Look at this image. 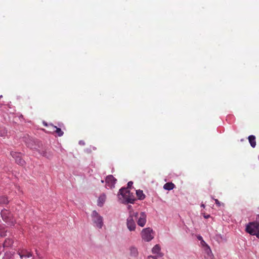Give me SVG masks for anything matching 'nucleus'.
Instances as JSON below:
<instances>
[{"label":"nucleus","mask_w":259,"mask_h":259,"mask_svg":"<svg viewBox=\"0 0 259 259\" xmlns=\"http://www.w3.org/2000/svg\"><path fill=\"white\" fill-rule=\"evenodd\" d=\"M122 198V199H121V198H119V199L121 200V201H124L126 199L127 197H128V194H126V195H121Z\"/></svg>","instance_id":"29"},{"label":"nucleus","mask_w":259,"mask_h":259,"mask_svg":"<svg viewBox=\"0 0 259 259\" xmlns=\"http://www.w3.org/2000/svg\"><path fill=\"white\" fill-rule=\"evenodd\" d=\"M248 139L251 147L254 148L256 146L255 137L254 135H250Z\"/></svg>","instance_id":"14"},{"label":"nucleus","mask_w":259,"mask_h":259,"mask_svg":"<svg viewBox=\"0 0 259 259\" xmlns=\"http://www.w3.org/2000/svg\"><path fill=\"white\" fill-rule=\"evenodd\" d=\"M253 222L257 224V225L259 226V214H257L256 215L255 220Z\"/></svg>","instance_id":"30"},{"label":"nucleus","mask_w":259,"mask_h":259,"mask_svg":"<svg viewBox=\"0 0 259 259\" xmlns=\"http://www.w3.org/2000/svg\"><path fill=\"white\" fill-rule=\"evenodd\" d=\"M79 144L80 145H84L85 143L83 141L80 140L79 141Z\"/></svg>","instance_id":"34"},{"label":"nucleus","mask_w":259,"mask_h":259,"mask_svg":"<svg viewBox=\"0 0 259 259\" xmlns=\"http://www.w3.org/2000/svg\"><path fill=\"white\" fill-rule=\"evenodd\" d=\"M131 193V192L128 189L126 188L125 187H122L119 189L118 194L120 195L128 194L129 195Z\"/></svg>","instance_id":"15"},{"label":"nucleus","mask_w":259,"mask_h":259,"mask_svg":"<svg viewBox=\"0 0 259 259\" xmlns=\"http://www.w3.org/2000/svg\"><path fill=\"white\" fill-rule=\"evenodd\" d=\"M92 221L94 225L101 229L103 225V219L96 210H93L91 214Z\"/></svg>","instance_id":"3"},{"label":"nucleus","mask_w":259,"mask_h":259,"mask_svg":"<svg viewBox=\"0 0 259 259\" xmlns=\"http://www.w3.org/2000/svg\"><path fill=\"white\" fill-rule=\"evenodd\" d=\"M50 125L55 130L53 132L55 133L58 136L61 137L64 134V132L61 130V129L59 127H57L56 126H54L52 124H50Z\"/></svg>","instance_id":"12"},{"label":"nucleus","mask_w":259,"mask_h":259,"mask_svg":"<svg viewBox=\"0 0 259 259\" xmlns=\"http://www.w3.org/2000/svg\"><path fill=\"white\" fill-rule=\"evenodd\" d=\"M133 182L132 181H130L127 183V187L126 188H127V189H131V187H132L133 186Z\"/></svg>","instance_id":"28"},{"label":"nucleus","mask_w":259,"mask_h":259,"mask_svg":"<svg viewBox=\"0 0 259 259\" xmlns=\"http://www.w3.org/2000/svg\"><path fill=\"white\" fill-rule=\"evenodd\" d=\"M137 198L135 197L133 193H131L127 197L126 199L124 201H121V203L124 204H128L129 203L134 204L137 201Z\"/></svg>","instance_id":"10"},{"label":"nucleus","mask_w":259,"mask_h":259,"mask_svg":"<svg viewBox=\"0 0 259 259\" xmlns=\"http://www.w3.org/2000/svg\"><path fill=\"white\" fill-rule=\"evenodd\" d=\"M158 257H159L158 255H149L148 256V258H152L153 259H158Z\"/></svg>","instance_id":"31"},{"label":"nucleus","mask_w":259,"mask_h":259,"mask_svg":"<svg viewBox=\"0 0 259 259\" xmlns=\"http://www.w3.org/2000/svg\"><path fill=\"white\" fill-rule=\"evenodd\" d=\"M129 215H131L133 219H134V217L138 218L139 213L138 212H134L133 211L132 213H130V214H129Z\"/></svg>","instance_id":"24"},{"label":"nucleus","mask_w":259,"mask_h":259,"mask_svg":"<svg viewBox=\"0 0 259 259\" xmlns=\"http://www.w3.org/2000/svg\"><path fill=\"white\" fill-rule=\"evenodd\" d=\"M203 217L205 219H208V218H210V216L209 214H204Z\"/></svg>","instance_id":"35"},{"label":"nucleus","mask_w":259,"mask_h":259,"mask_svg":"<svg viewBox=\"0 0 259 259\" xmlns=\"http://www.w3.org/2000/svg\"><path fill=\"white\" fill-rule=\"evenodd\" d=\"M201 206L203 207V208H204V207H205L204 204H202Z\"/></svg>","instance_id":"38"},{"label":"nucleus","mask_w":259,"mask_h":259,"mask_svg":"<svg viewBox=\"0 0 259 259\" xmlns=\"http://www.w3.org/2000/svg\"><path fill=\"white\" fill-rule=\"evenodd\" d=\"M127 208L129 211V214H130V213H132L134 211L133 207L131 205H128Z\"/></svg>","instance_id":"27"},{"label":"nucleus","mask_w":259,"mask_h":259,"mask_svg":"<svg viewBox=\"0 0 259 259\" xmlns=\"http://www.w3.org/2000/svg\"><path fill=\"white\" fill-rule=\"evenodd\" d=\"M258 160H259V155H258Z\"/></svg>","instance_id":"41"},{"label":"nucleus","mask_w":259,"mask_h":259,"mask_svg":"<svg viewBox=\"0 0 259 259\" xmlns=\"http://www.w3.org/2000/svg\"><path fill=\"white\" fill-rule=\"evenodd\" d=\"M101 182H102V183H104V180H101Z\"/></svg>","instance_id":"39"},{"label":"nucleus","mask_w":259,"mask_h":259,"mask_svg":"<svg viewBox=\"0 0 259 259\" xmlns=\"http://www.w3.org/2000/svg\"><path fill=\"white\" fill-rule=\"evenodd\" d=\"M1 216L4 222L8 225L14 226L15 224V220L13 217L12 213L6 209L2 210L1 212Z\"/></svg>","instance_id":"2"},{"label":"nucleus","mask_w":259,"mask_h":259,"mask_svg":"<svg viewBox=\"0 0 259 259\" xmlns=\"http://www.w3.org/2000/svg\"><path fill=\"white\" fill-rule=\"evenodd\" d=\"M105 201V199L104 197H100L98 199V205L101 207L103 205V203Z\"/></svg>","instance_id":"23"},{"label":"nucleus","mask_w":259,"mask_h":259,"mask_svg":"<svg viewBox=\"0 0 259 259\" xmlns=\"http://www.w3.org/2000/svg\"><path fill=\"white\" fill-rule=\"evenodd\" d=\"M7 229L2 225H0V237H4L7 235Z\"/></svg>","instance_id":"19"},{"label":"nucleus","mask_w":259,"mask_h":259,"mask_svg":"<svg viewBox=\"0 0 259 259\" xmlns=\"http://www.w3.org/2000/svg\"><path fill=\"white\" fill-rule=\"evenodd\" d=\"M136 195L138 199L140 200H143L145 198V195L143 193V191L141 190H136Z\"/></svg>","instance_id":"16"},{"label":"nucleus","mask_w":259,"mask_h":259,"mask_svg":"<svg viewBox=\"0 0 259 259\" xmlns=\"http://www.w3.org/2000/svg\"><path fill=\"white\" fill-rule=\"evenodd\" d=\"M9 201L7 197L4 196H0V204H7Z\"/></svg>","instance_id":"21"},{"label":"nucleus","mask_w":259,"mask_h":259,"mask_svg":"<svg viewBox=\"0 0 259 259\" xmlns=\"http://www.w3.org/2000/svg\"><path fill=\"white\" fill-rule=\"evenodd\" d=\"M39 153L44 157H48L47 152L45 151L38 150Z\"/></svg>","instance_id":"26"},{"label":"nucleus","mask_w":259,"mask_h":259,"mask_svg":"<svg viewBox=\"0 0 259 259\" xmlns=\"http://www.w3.org/2000/svg\"><path fill=\"white\" fill-rule=\"evenodd\" d=\"M19 255H20L21 258H22L23 257H29L32 256V253L26 250H22L21 252H19Z\"/></svg>","instance_id":"13"},{"label":"nucleus","mask_w":259,"mask_h":259,"mask_svg":"<svg viewBox=\"0 0 259 259\" xmlns=\"http://www.w3.org/2000/svg\"><path fill=\"white\" fill-rule=\"evenodd\" d=\"M7 133V131L6 128L0 125V136L1 137H5L6 136Z\"/></svg>","instance_id":"22"},{"label":"nucleus","mask_w":259,"mask_h":259,"mask_svg":"<svg viewBox=\"0 0 259 259\" xmlns=\"http://www.w3.org/2000/svg\"><path fill=\"white\" fill-rule=\"evenodd\" d=\"M141 236L145 241H150L154 238L153 230L149 227L143 229L141 232Z\"/></svg>","instance_id":"4"},{"label":"nucleus","mask_w":259,"mask_h":259,"mask_svg":"<svg viewBox=\"0 0 259 259\" xmlns=\"http://www.w3.org/2000/svg\"><path fill=\"white\" fill-rule=\"evenodd\" d=\"M245 231L251 235L255 236L259 239V226L253 222H249L246 225Z\"/></svg>","instance_id":"1"},{"label":"nucleus","mask_w":259,"mask_h":259,"mask_svg":"<svg viewBox=\"0 0 259 259\" xmlns=\"http://www.w3.org/2000/svg\"><path fill=\"white\" fill-rule=\"evenodd\" d=\"M126 227L130 231H134L136 230V222L134 219L132 218L131 215H128V218L126 219Z\"/></svg>","instance_id":"7"},{"label":"nucleus","mask_w":259,"mask_h":259,"mask_svg":"<svg viewBox=\"0 0 259 259\" xmlns=\"http://www.w3.org/2000/svg\"><path fill=\"white\" fill-rule=\"evenodd\" d=\"M196 237H197V239H198V241H201V240H203V238L201 236H200V235H198L196 236Z\"/></svg>","instance_id":"32"},{"label":"nucleus","mask_w":259,"mask_h":259,"mask_svg":"<svg viewBox=\"0 0 259 259\" xmlns=\"http://www.w3.org/2000/svg\"><path fill=\"white\" fill-rule=\"evenodd\" d=\"M130 254L132 256H137L138 254L137 249L135 247H131L130 248Z\"/></svg>","instance_id":"20"},{"label":"nucleus","mask_w":259,"mask_h":259,"mask_svg":"<svg viewBox=\"0 0 259 259\" xmlns=\"http://www.w3.org/2000/svg\"><path fill=\"white\" fill-rule=\"evenodd\" d=\"M199 245L207 255V257L210 258V259H212L213 257V254L211 250L209 245L203 239L199 241Z\"/></svg>","instance_id":"5"},{"label":"nucleus","mask_w":259,"mask_h":259,"mask_svg":"<svg viewBox=\"0 0 259 259\" xmlns=\"http://www.w3.org/2000/svg\"><path fill=\"white\" fill-rule=\"evenodd\" d=\"M161 248L159 244H156L152 249V252L153 254H157L159 257L163 256V253H161Z\"/></svg>","instance_id":"11"},{"label":"nucleus","mask_w":259,"mask_h":259,"mask_svg":"<svg viewBox=\"0 0 259 259\" xmlns=\"http://www.w3.org/2000/svg\"><path fill=\"white\" fill-rule=\"evenodd\" d=\"M175 185L174 184H173L171 182H168V183H165L164 185L163 188L165 190L169 191V190H172L175 188Z\"/></svg>","instance_id":"18"},{"label":"nucleus","mask_w":259,"mask_h":259,"mask_svg":"<svg viewBox=\"0 0 259 259\" xmlns=\"http://www.w3.org/2000/svg\"><path fill=\"white\" fill-rule=\"evenodd\" d=\"M11 155L13 157L14 159H15V162L17 164L21 166H24L26 162L22 157L21 153L15 151H11Z\"/></svg>","instance_id":"6"},{"label":"nucleus","mask_w":259,"mask_h":259,"mask_svg":"<svg viewBox=\"0 0 259 259\" xmlns=\"http://www.w3.org/2000/svg\"><path fill=\"white\" fill-rule=\"evenodd\" d=\"M13 243V241L10 238H7L5 240L4 242L3 243V248H6L10 247L12 245Z\"/></svg>","instance_id":"17"},{"label":"nucleus","mask_w":259,"mask_h":259,"mask_svg":"<svg viewBox=\"0 0 259 259\" xmlns=\"http://www.w3.org/2000/svg\"><path fill=\"white\" fill-rule=\"evenodd\" d=\"M23 118V115L22 114H20V116H19V118Z\"/></svg>","instance_id":"37"},{"label":"nucleus","mask_w":259,"mask_h":259,"mask_svg":"<svg viewBox=\"0 0 259 259\" xmlns=\"http://www.w3.org/2000/svg\"><path fill=\"white\" fill-rule=\"evenodd\" d=\"M215 238L218 241H220L223 239V237L221 234H217L215 235Z\"/></svg>","instance_id":"25"},{"label":"nucleus","mask_w":259,"mask_h":259,"mask_svg":"<svg viewBox=\"0 0 259 259\" xmlns=\"http://www.w3.org/2000/svg\"><path fill=\"white\" fill-rule=\"evenodd\" d=\"M2 248V246L0 245V250H1V249Z\"/></svg>","instance_id":"40"},{"label":"nucleus","mask_w":259,"mask_h":259,"mask_svg":"<svg viewBox=\"0 0 259 259\" xmlns=\"http://www.w3.org/2000/svg\"><path fill=\"white\" fill-rule=\"evenodd\" d=\"M116 181V179L112 175H108L106 177L105 180L106 187H108L111 189L114 188Z\"/></svg>","instance_id":"8"},{"label":"nucleus","mask_w":259,"mask_h":259,"mask_svg":"<svg viewBox=\"0 0 259 259\" xmlns=\"http://www.w3.org/2000/svg\"><path fill=\"white\" fill-rule=\"evenodd\" d=\"M146 218L147 215L146 213L145 212H141L140 213V217L138 218V225L141 227H143L146 223Z\"/></svg>","instance_id":"9"},{"label":"nucleus","mask_w":259,"mask_h":259,"mask_svg":"<svg viewBox=\"0 0 259 259\" xmlns=\"http://www.w3.org/2000/svg\"><path fill=\"white\" fill-rule=\"evenodd\" d=\"M214 200H215V204L218 206H221V202L218 199H215Z\"/></svg>","instance_id":"33"},{"label":"nucleus","mask_w":259,"mask_h":259,"mask_svg":"<svg viewBox=\"0 0 259 259\" xmlns=\"http://www.w3.org/2000/svg\"><path fill=\"white\" fill-rule=\"evenodd\" d=\"M43 124L45 126H48V125L46 121H43Z\"/></svg>","instance_id":"36"}]
</instances>
